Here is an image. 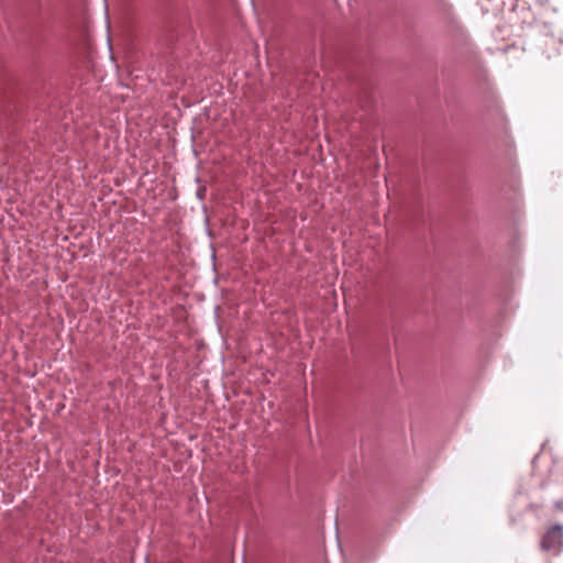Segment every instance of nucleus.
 Listing matches in <instances>:
<instances>
[{"label":"nucleus","instance_id":"nucleus-1","mask_svg":"<svg viewBox=\"0 0 563 563\" xmlns=\"http://www.w3.org/2000/svg\"><path fill=\"white\" fill-rule=\"evenodd\" d=\"M541 549L553 554H559L563 549V526L554 525L542 537Z\"/></svg>","mask_w":563,"mask_h":563},{"label":"nucleus","instance_id":"nucleus-2","mask_svg":"<svg viewBox=\"0 0 563 563\" xmlns=\"http://www.w3.org/2000/svg\"><path fill=\"white\" fill-rule=\"evenodd\" d=\"M516 1H517V0H512V1L510 2V10H515V8H516V5H517V4H516Z\"/></svg>","mask_w":563,"mask_h":563}]
</instances>
